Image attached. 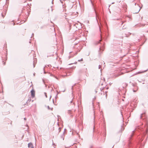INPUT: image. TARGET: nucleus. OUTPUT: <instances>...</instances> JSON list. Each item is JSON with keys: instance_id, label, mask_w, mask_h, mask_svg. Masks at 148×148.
I'll list each match as a JSON object with an SVG mask.
<instances>
[{"instance_id": "nucleus-1", "label": "nucleus", "mask_w": 148, "mask_h": 148, "mask_svg": "<svg viewBox=\"0 0 148 148\" xmlns=\"http://www.w3.org/2000/svg\"><path fill=\"white\" fill-rule=\"evenodd\" d=\"M140 118L143 120H146L147 118V116L145 112H144L140 114Z\"/></svg>"}, {"instance_id": "nucleus-2", "label": "nucleus", "mask_w": 148, "mask_h": 148, "mask_svg": "<svg viewBox=\"0 0 148 148\" xmlns=\"http://www.w3.org/2000/svg\"><path fill=\"white\" fill-rule=\"evenodd\" d=\"M71 97L70 98V99H67V102H68V103H72V102H73V99L74 98V97H73V93H72V94H71Z\"/></svg>"}, {"instance_id": "nucleus-3", "label": "nucleus", "mask_w": 148, "mask_h": 148, "mask_svg": "<svg viewBox=\"0 0 148 148\" xmlns=\"http://www.w3.org/2000/svg\"><path fill=\"white\" fill-rule=\"evenodd\" d=\"M87 71V68H85L84 69H81L79 71L78 73L79 74L82 73L84 72H85L86 73V75L87 76L86 74V71Z\"/></svg>"}, {"instance_id": "nucleus-4", "label": "nucleus", "mask_w": 148, "mask_h": 148, "mask_svg": "<svg viewBox=\"0 0 148 148\" xmlns=\"http://www.w3.org/2000/svg\"><path fill=\"white\" fill-rule=\"evenodd\" d=\"M31 96L32 98H33L35 96V91L33 90H32L31 91Z\"/></svg>"}, {"instance_id": "nucleus-5", "label": "nucleus", "mask_w": 148, "mask_h": 148, "mask_svg": "<svg viewBox=\"0 0 148 148\" xmlns=\"http://www.w3.org/2000/svg\"><path fill=\"white\" fill-rule=\"evenodd\" d=\"M28 147L29 148H33V145L31 143H29L28 144Z\"/></svg>"}, {"instance_id": "nucleus-6", "label": "nucleus", "mask_w": 148, "mask_h": 148, "mask_svg": "<svg viewBox=\"0 0 148 148\" xmlns=\"http://www.w3.org/2000/svg\"><path fill=\"white\" fill-rule=\"evenodd\" d=\"M65 130V129H64V132L63 133V134H62V135L61 136L60 138L62 139V140H64V132Z\"/></svg>"}, {"instance_id": "nucleus-7", "label": "nucleus", "mask_w": 148, "mask_h": 148, "mask_svg": "<svg viewBox=\"0 0 148 148\" xmlns=\"http://www.w3.org/2000/svg\"><path fill=\"white\" fill-rule=\"evenodd\" d=\"M67 113L69 114H71V110H68L67 111Z\"/></svg>"}, {"instance_id": "nucleus-8", "label": "nucleus", "mask_w": 148, "mask_h": 148, "mask_svg": "<svg viewBox=\"0 0 148 148\" xmlns=\"http://www.w3.org/2000/svg\"><path fill=\"white\" fill-rule=\"evenodd\" d=\"M104 49L103 47H100L99 48V49L100 50H102V51H103L104 50Z\"/></svg>"}, {"instance_id": "nucleus-9", "label": "nucleus", "mask_w": 148, "mask_h": 148, "mask_svg": "<svg viewBox=\"0 0 148 148\" xmlns=\"http://www.w3.org/2000/svg\"><path fill=\"white\" fill-rule=\"evenodd\" d=\"M140 9H141V8H140L139 10H138L137 11V12H136L135 13H138V12H139V11H140Z\"/></svg>"}, {"instance_id": "nucleus-10", "label": "nucleus", "mask_w": 148, "mask_h": 148, "mask_svg": "<svg viewBox=\"0 0 148 148\" xmlns=\"http://www.w3.org/2000/svg\"><path fill=\"white\" fill-rule=\"evenodd\" d=\"M83 60V59L82 58H81V59L80 60H78V62H80L81 61H82Z\"/></svg>"}, {"instance_id": "nucleus-11", "label": "nucleus", "mask_w": 148, "mask_h": 148, "mask_svg": "<svg viewBox=\"0 0 148 148\" xmlns=\"http://www.w3.org/2000/svg\"><path fill=\"white\" fill-rule=\"evenodd\" d=\"M126 27H124V25L123 27H122V29H126Z\"/></svg>"}, {"instance_id": "nucleus-12", "label": "nucleus", "mask_w": 148, "mask_h": 148, "mask_svg": "<svg viewBox=\"0 0 148 148\" xmlns=\"http://www.w3.org/2000/svg\"><path fill=\"white\" fill-rule=\"evenodd\" d=\"M44 94L46 97V98H47V93L46 92H45L44 93Z\"/></svg>"}, {"instance_id": "nucleus-13", "label": "nucleus", "mask_w": 148, "mask_h": 148, "mask_svg": "<svg viewBox=\"0 0 148 148\" xmlns=\"http://www.w3.org/2000/svg\"><path fill=\"white\" fill-rule=\"evenodd\" d=\"M61 128L60 127L59 128L58 130H59V132L60 131H61Z\"/></svg>"}, {"instance_id": "nucleus-14", "label": "nucleus", "mask_w": 148, "mask_h": 148, "mask_svg": "<svg viewBox=\"0 0 148 148\" xmlns=\"http://www.w3.org/2000/svg\"><path fill=\"white\" fill-rule=\"evenodd\" d=\"M125 22V21H122V23H121V25H122L123 24V23Z\"/></svg>"}, {"instance_id": "nucleus-15", "label": "nucleus", "mask_w": 148, "mask_h": 148, "mask_svg": "<svg viewBox=\"0 0 148 148\" xmlns=\"http://www.w3.org/2000/svg\"><path fill=\"white\" fill-rule=\"evenodd\" d=\"M101 66L100 65H99V69H100V68H101Z\"/></svg>"}, {"instance_id": "nucleus-16", "label": "nucleus", "mask_w": 148, "mask_h": 148, "mask_svg": "<svg viewBox=\"0 0 148 148\" xmlns=\"http://www.w3.org/2000/svg\"><path fill=\"white\" fill-rule=\"evenodd\" d=\"M47 108L48 109L50 110V108L49 106H48Z\"/></svg>"}, {"instance_id": "nucleus-17", "label": "nucleus", "mask_w": 148, "mask_h": 148, "mask_svg": "<svg viewBox=\"0 0 148 148\" xmlns=\"http://www.w3.org/2000/svg\"><path fill=\"white\" fill-rule=\"evenodd\" d=\"M94 11H95V14H96V16H97V13H96V11H95V9L94 10Z\"/></svg>"}, {"instance_id": "nucleus-18", "label": "nucleus", "mask_w": 148, "mask_h": 148, "mask_svg": "<svg viewBox=\"0 0 148 148\" xmlns=\"http://www.w3.org/2000/svg\"><path fill=\"white\" fill-rule=\"evenodd\" d=\"M101 41V40H99V42H98V43H99Z\"/></svg>"}, {"instance_id": "nucleus-19", "label": "nucleus", "mask_w": 148, "mask_h": 148, "mask_svg": "<svg viewBox=\"0 0 148 148\" xmlns=\"http://www.w3.org/2000/svg\"><path fill=\"white\" fill-rule=\"evenodd\" d=\"M24 119L25 120H26V118H24Z\"/></svg>"}, {"instance_id": "nucleus-20", "label": "nucleus", "mask_w": 148, "mask_h": 148, "mask_svg": "<svg viewBox=\"0 0 148 148\" xmlns=\"http://www.w3.org/2000/svg\"><path fill=\"white\" fill-rule=\"evenodd\" d=\"M33 66H34V67L35 65L34 63H33Z\"/></svg>"}, {"instance_id": "nucleus-21", "label": "nucleus", "mask_w": 148, "mask_h": 148, "mask_svg": "<svg viewBox=\"0 0 148 148\" xmlns=\"http://www.w3.org/2000/svg\"><path fill=\"white\" fill-rule=\"evenodd\" d=\"M77 53L76 52V53H75V55H77Z\"/></svg>"}, {"instance_id": "nucleus-22", "label": "nucleus", "mask_w": 148, "mask_h": 148, "mask_svg": "<svg viewBox=\"0 0 148 148\" xmlns=\"http://www.w3.org/2000/svg\"><path fill=\"white\" fill-rule=\"evenodd\" d=\"M2 16L3 17H4V16H3L2 14Z\"/></svg>"}, {"instance_id": "nucleus-23", "label": "nucleus", "mask_w": 148, "mask_h": 148, "mask_svg": "<svg viewBox=\"0 0 148 148\" xmlns=\"http://www.w3.org/2000/svg\"><path fill=\"white\" fill-rule=\"evenodd\" d=\"M104 135H105V137L106 136V133Z\"/></svg>"}, {"instance_id": "nucleus-24", "label": "nucleus", "mask_w": 148, "mask_h": 148, "mask_svg": "<svg viewBox=\"0 0 148 148\" xmlns=\"http://www.w3.org/2000/svg\"><path fill=\"white\" fill-rule=\"evenodd\" d=\"M131 34L130 33H129V35H130Z\"/></svg>"}, {"instance_id": "nucleus-25", "label": "nucleus", "mask_w": 148, "mask_h": 148, "mask_svg": "<svg viewBox=\"0 0 148 148\" xmlns=\"http://www.w3.org/2000/svg\"><path fill=\"white\" fill-rule=\"evenodd\" d=\"M125 35H126V37H127V34H125Z\"/></svg>"}, {"instance_id": "nucleus-26", "label": "nucleus", "mask_w": 148, "mask_h": 148, "mask_svg": "<svg viewBox=\"0 0 148 148\" xmlns=\"http://www.w3.org/2000/svg\"><path fill=\"white\" fill-rule=\"evenodd\" d=\"M133 91H134V92H136V91H135V90H133Z\"/></svg>"}, {"instance_id": "nucleus-27", "label": "nucleus", "mask_w": 148, "mask_h": 148, "mask_svg": "<svg viewBox=\"0 0 148 148\" xmlns=\"http://www.w3.org/2000/svg\"><path fill=\"white\" fill-rule=\"evenodd\" d=\"M34 35V34H32V36L33 35Z\"/></svg>"}, {"instance_id": "nucleus-28", "label": "nucleus", "mask_w": 148, "mask_h": 148, "mask_svg": "<svg viewBox=\"0 0 148 148\" xmlns=\"http://www.w3.org/2000/svg\"><path fill=\"white\" fill-rule=\"evenodd\" d=\"M51 96H50V99L51 98Z\"/></svg>"}, {"instance_id": "nucleus-29", "label": "nucleus", "mask_w": 148, "mask_h": 148, "mask_svg": "<svg viewBox=\"0 0 148 148\" xmlns=\"http://www.w3.org/2000/svg\"><path fill=\"white\" fill-rule=\"evenodd\" d=\"M132 136H133L132 135H131V137H132Z\"/></svg>"}, {"instance_id": "nucleus-30", "label": "nucleus", "mask_w": 148, "mask_h": 148, "mask_svg": "<svg viewBox=\"0 0 148 148\" xmlns=\"http://www.w3.org/2000/svg\"><path fill=\"white\" fill-rule=\"evenodd\" d=\"M92 146H91L90 148H92Z\"/></svg>"}, {"instance_id": "nucleus-31", "label": "nucleus", "mask_w": 148, "mask_h": 148, "mask_svg": "<svg viewBox=\"0 0 148 148\" xmlns=\"http://www.w3.org/2000/svg\"><path fill=\"white\" fill-rule=\"evenodd\" d=\"M114 3L112 2V4H113V3Z\"/></svg>"}, {"instance_id": "nucleus-32", "label": "nucleus", "mask_w": 148, "mask_h": 148, "mask_svg": "<svg viewBox=\"0 0 148 148\" xmlns=\"http://www.w3.org/2000/svg\"><path fill=\"white\" fill-rule=\"evenodd\" d=\"M52 109H53V108H52L51 109V110H52Z\"/></svg>"}, {"instance_id": "nucleus-33", "label": "nucleus", "mask_w": 148, "mask_h": 148, "mask_svg": "<svg viewBox=\"0 0 148 148\" xmlns=\"http://www.w3.org/2000/svg\"><path fill=\"white\" fill-rule=\"evenodd\" d=\"M73 104H74V103H73Z\"/></svg>"}]
</instances>
